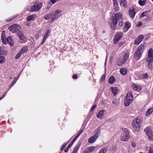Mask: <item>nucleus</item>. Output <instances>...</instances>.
<instances>
[{
	"label": "nucleus",
	"instance_id": "obj_55",
	"mask_svg": "<svg viewBox=\"0 0 153 153\" xmlns=\"http://www.w3.org/2000/svg\"><path fill=\"white\" fill-rule=\"evenodd\" d=\"M131 145H132V146L134 147H135L136 146V144L135 143H134V142H131Z\"/></svg>",
	"mask_w": 153,
	"mask_h": 153
},
{
	"label": "nucleus",
	"instance_id": "obj_35",
	"mask_svg": "<svg viewBox=\"0 0 153 153\" xmlns=\"http://www.w3.org/2000/svg\"><path fill=\"white\" fill-rule=\"evenodd\" d=\"M148 66L149 68L151 70L153 69V65L152 62H148Z\"/></svg>",
	"mask_w": 153,
	"mask_h": 153
},
{
	"label": "nucleus",
	"instance_id": "obj_17",
	"mask_svg": "<svg viewBox=\"0 0 153 153\" xmlns=\"http://www.w3.org/2000/svg\"><path fill=\"white\" fill-rule=\"evenodd\" d=\"M132 87L134 90L138 91L141 89V88L139 85H137L134 83L132 84Z\"/></svg>",
	"mask_w": 153,
	"mask_h": 153
},
{
	"label": "nucleus",
	"instance_id": "obj_9",
	"mask_svg": "<svg viewBox=\"0 0 153 153\" xmlns=\"http://www.w3.org/2000/svg\"><path fill=\"white\" fill-rule=\"evenodd\" d=\"M147 135L148 136L149 139L151 140H153V132L150 128L147 127L144 130Z\"/></svg>",
	"mask_w": 153,
	"mask_h": 153
},
{
	"label": "nucleus",
	"instance_id": "obj_59",
	"mask_svg": "<svg viewBox=\"0 0 153 153\" xmlns=\"http://www.w3.org/2000/svg\"><path fill=\"white\" fill-rule=\"evenodd\" d=\"M77 138H77V137L75 136L73 140L71 142H72V143H74Z\"/></svg>",
	"mask_w": 153,
	"mask_h": 153
},
{
	"label": "nucleus",
	"instance_id": "obj_8",
	"mask_svg": "<svg viewBox=\"0 0 153 153\" xmlns=\"http://www.w3.org/2000/svg\"><path fill=\"white\" fill-rule=\"evenodd\" d=\"M146 60L148 62H153V51L152 48H150L148 52Z\"/></svg>",
	"mask_w": 153,
	"mask_h": 153
},
{
	"label": "nucleus",
	"instance_id": "obj_6",
	"mask_svg": "<svg viewBox=\"0 0 153 153\" xmlns=\"http://www.w3.org/2000/svg\"><path fill=\"white\" fill-rule=\"evenodd\" d=\"M130 138L129 133L128 130L124 128L122 131L121 139L122 140L126 141Z\"/></svg>",
	"mask_w": 153,
	"mask_h": 153
},
{
	"label": "nucleus",
	"instance_id": "obj_5",
	"mask_svg": "<svg viewBox=\"0 0 153 153\" xmlns=\"http://www.w3.org/2000/svg\"><path fill=\"white\" fill-rule=\"evenodd\" d=\"M133 96L131 92H128L124 100V105L126 106H128L133 100Z\"/></svg>",
	"mask_w": 153,
	"mask_h": 153
},
{
	"label": "nucleus",
	"instance_id": "obj_36",
	"mask_svg": "<svg viewBox=\"0 0 153 153\" xmlns=\"http://www.w3.org/2000/svg\"><path fill=\"white\" fill-rule=\"evenodd\" d=\"M4 51V48L3 47L0 46V55L3 54Z\"/></svg>",
	"mask_w": 153,
	"mask_h": 153
},
{
	"label": "nucleus",
	"instance_id": "obj_46",
	"mask_svg": "<svg viewBox=\"0 0 153 153\" xmlns=\"http://www.w3.org/2000/svg\"><path fill=\"white\" fill-rule=\"evenodd\" d=\"M80 145L79 143H78L76 146L75 147V148L74 149H75L77 150H78V149H79V148L80 147Z\"/></svg>",
	"mask_w": 153,
	"mask_h": 153
},
{
	"label": "nucleus",
	"instance_id": "obj_14",
	"mask_svg": "<svg viewBox=\"0 0 153 153\" xmlns=\"http://www.w3.org/2000/svg\"><path fill=\"white\" fill-rule=\"evenodd\" d=\"M141 56L142 53L136 50L134 54V57L135 59L139 60L141 58Z\"/></svg>",
	"mask_w": 153,
	"mask_h": 153
},
{
	"label": "nucleus",
	"instance_id": "obj_37",
	"mask_svg": "<svg viewBox=\"0 0 153 153\" xmlns=\"http://www.w3.org/2000/svg\"><path fill=\"white\" fill-rule=\"evenodd\" d=\"M22 54V53L21 52H19L16 55L15 58V59H19V57L21 56Z\"/></svg>",
	"mask_w": 153,
	"mask_h": 153
},
{
	"label": "nucleus",
	"instance_id": "obj_48",
	"mask_svg": "<svg viewBox=\"0 0 153 153\" xmlns=\"http://www.w3.org/2000/svg\"><path fill=\"white\" fill-rule=\"evenodd\" d=\"M143 78H146L148 76V74L147 73L143 74Z\"/></svg>",
	"mask_w": 153,
	"mask_h": 153
},
{
	"label": "nucleus",
	"instance_id": "obj_63",
	"mask_svg": "<svg viewBox=\"0 0 153 153\" xmlns=\"http://www.w3.org/2000/svg\"><path fill=\"white\" fill-rule=\"evenodd\" d=\"M83 130L82 129H81L79 130V132L80 134H81L82 132H83Z\"/></svg>",
	"mask_w": 153,
	"mask_h": 153
},
{
	"label": "nucleus",
	"instance_id": "obj_56",
	"mask_svg": "<svg viewBox=\"0 0 153 153\" xmlns=\"http://www.w3.org/2000/svg\"><path fill=\"white\" fill-rule=\"evenodd\" d=\"M72 78L74 79H75L77 78V76L76 75L74 74L72 76Z\"/></svg>",
	"mask_w": 153,
	"mask_h": 153
},
{
	"label": "nucleus",
	"instance_id": "obj_61",
	"mask_svg": "<svg viewBox=\"0 0 153 153\" xmlns=\"http://www.w3.org/2000/svg\"><path fill=\"white\" fill-rule=\"evenodd\" d=\"M6 93H6L5 94H3V96H2V97H1V98H0V99H1V100L5 97V96L6 94Z\"/></svg>",
	"mask_w": 153,
	"mask_h": 153
},
{
	"label": "nucleus",
	"instance_id": "obj_1",
	"mask_svg": "<svg viewBox=\"0 0 153 153\" xmlns=\"http://www.w3.org/2000/svg\"><path fill=\"white\" fill-rule=\"evenodd\" d=\"M62 11L57 10L55 11L52 12L50 14H46L43 17L44 19L48 20L50 19V22H52L56 19H57L61 15Z\"/></svg>",
	"mask_w": 153,
	"mask_h": 153
},
{
	"label": "nucleus",
	"instance_id": "obj_13",
	"mask_svg": "<svg viewBox=\"0 0 153 153\" xmlns=\"http://www.w3.org/2000/svg\"><path fill=\"white\" fill-rule=\"evenodd\" d=\"M106 113L104 110H102L100 111L99 114L97 115V117L99 119H102L103 117L105 116Z\"/></svg>",
	"mask_w": 153,
	"mask_h": 153
},
{
	"label": "nucleus",
	"instance_id": "obj_52",
	"mask_svg": "<svg viewBox=\"0 0 153 153\" xmlns=\"http://www.w3.org/2000/svg\"><path fill=\"white\" fill-rule=\"evenodd\" d=\"M96 105H95L94 106H93L91 108V110H90V111H92L96 107Z\"/></svg>",
	"mask_w": 153,
	"mask_h": 153
},
{
	"label": "nucleus",
	"instance_id": "obj_12",
	"mask_svg": "<svg viewBox=\"0 0 153 153\" xmlns=\"http://www.w3.org/2000/svg\"><path fill=\"white\" fill-rule=\"evenodd\" d=\"M144 36L143 35H139L137 38L134 41V44L135 45H138L142 42L144 38Z\"/></svg>",
	"mask_w": 153,
	"mask_h": 153
},
{
	"label": "nucleus",
	"instance_id": "obj_30",
	"mask_svg": "<svg viewBox=\"0 0 153 153\" xmlns=\"http://www.w3.org/2000/svg\"><path fill=\"white\" fill-rule=\"evenodd\" d=\"M153 111V108H151L149 109L147 111L146 113V115H148L150 114Z\"/></svg>",
	"mask_w": 153,
	"mask_h": 153
},
{
	"label": "nucleus",
	"instance_id": "obj_11",
	"mask_svg": "<svg viewBox=\"0 0 153 153\" xmlns=\"http://www.w3.org/2000/svg\"><path fill=\"white\" fill-rule=\"evenodd\" d=\"M123 35V33L122 32H118L115 35L114 37V42L116 44L118 42L119 40L121 39Z\"/></svg>",
	"mask_w": 153,
	"mask_h": 153
},
{
	"label": "nucleus",
	"instance_id": "obj_53",
	"mask_svg": "<svg viewBox=\"0 0 153 153\" xmlns=\"http://www.w3.org/2000/svg\"><path fill=\"white\" fill-rule=\"evenodd\" d=\"M142 25V23L141 22H139L138 23L137 25V27H139L140 26H141Z\"/></svg>",
	"mask_w": 153,
	"mask_h": 153
},
{
	"label": "nucleus",
	"instance_id": "obj_23",
	"mask_svg": "<svg viewBox=\"0 0 153 153\" xmlns=\"http://www.w3.org/2000/svg\"><path fill=\"white\" fill-rule=\"evenodd\" d=\"M116 81V79L113 76H111L109 78L108 80V82L110 84H113Z\"/></svg>",
	"mask_w": 153,
	"mask_h": 153
},
{
	"label": "nucleus",
	"instance_id": "obj_20",
	"mask_svg": "<svg viewBox=\"0 0 153 153\" xmlns=\"http://www.w3.org/2000/svg\"><path fill=\"white\" fill-rule=\"evenodd\" d=\"M120 72L122 75H125L127 73V69L126 68H121L120 70Z\"/></svg>",
	"mask_w": 153,
	"mask_h": 153
},
{
	"label": "nucleus",
	"instance_id": "obj_42",
	"mask_svg": "<svg viewBox=\"0 0 153 153\" xmlns=\"http://www.w3.org/2000/svg\"><path fill=\"white\" fill-rule=\"evenodd\" d=\"M114 6V9H115L116 11H117L119 9V7L118 4L115 5Z\"/></svg>",
	"mask_w": 153,
	"mask_h": 153
},
{
	"label": "nucleus",
	"instance_id": "obj_3",
	"mask_svg": "<svg viewBox=\"0 0 153 153\" xmlns=\"http://www.w3.org/2000/svg\"><path fill=\"white\" fill-rule=\"evenodd\" d=\"M122 13L118 12L114 15L112 20V24L111 25L112 29H114L116 28V25L117 24L118 21L122 17Z\"/></svg>",
	"mask_w": 153,
	"mask_h": 153
},
{
	"label": "nucleus",
	"instance_id": "obj_58",
	"mask_svg": "<svg viewBox=\"0 0 153 153\" xmlns=\"http://www.w3.org/2000/svg\"><path fill=\"white\" fill-rule=\"evenodd\" d=\"M77 138H77V137L75 136L73 140L71 142H72V143H74Z\"/></svg>",
	"mask_w": 153,
	"mask_h": 153
},
{
	"label": "nucleus",
	"instance_id": "obj_19",
	"mask_svg": "<svg viewBox=\"0 0 153 153\" xmlns=\"http://www.w3.org/2000/svg\"><path fill=\"white\" fill-rule=\"evenodd\" d=\"M36 15L34 14L28 16L27 17V19L28 21H32L36 18Z\"/></svg>",
	"mask_w": 153,
	"mask_h": 153
},
{
	"label": "nucleus",
	"instance_id": "obj_25",
	"mask_svg": "<svg viewBox=\"0 0 153 153\" xmlns=\"http://www.w3.org/2000/svg\"><path fill=\"white\" fill-rule=\"evenodd\" d=\"M96 140V139L95 137L92 136L89 139L88 142L89 143H92L95 142Z\"/></svg>",
	"mask_w": 153,
	"mask_h": 153
},
{
	"label": "nucleus",
	"instance_id": "obj_60",
	"mask_svg": "<svg viewBox=\"0 0 153 153\" xmlns=\"http://www.w3.org/2000/svg\"><path fill=\"white\" fill-rule=\"evenodd\" d=\"M78 150L74 149L73 150L72 153H77Z\"/></svg>",
	"mask_w": 153,
	"mask_h": 153
},
{
	"label": "nucleus",
	"instance_id": "obj_15",
	"mask_svg": "<svg viewBox=\"0 0 153 153\" xmlns=\"http://www.w3.org/2000/svg\"><path fill=\"white\" fill-rule=\"evenodd\" d=\"M131 26V24L128 22H125L123 27V30L125 31H126Z\"/></svg>",
	"mask_w": 153,
	"mask_h": 153
},
{
	"label": "nucleus",
	"instance_id": "obj_49",
	"mask_svg": "<svg viewBox=\"0 0 153 153\" xmlns=\"http://www.w3.org/2000/svg\"><path fill=\"white\" fill-rule=\"evenodd\" d=\"M123 22L121 20L119 22V25L120 26H122L123 25Z\"/></svg>",
	"mask_w": 153,
	"mask_h": 153
},
{
	"label": "nucleus",
	"instance_id": "obj_40",
	"mask_svg": "<svg viewBox=\"0 0 153 153\" xmlns=\"http://www.w3.org/2000/svg\"><path fill=\"white\" fill-rule=\"evenodd\" d=\"M148 153H153V146L152 145L149 147V149Z\"/></svg>",
	"mask_w": 153,
	"mask_h": 153
},
{
	"label": "nucleus",
	"instance_id": "obj_29",
	"mask_svg": "<svg viewBox=\"0 0 153 153\" xmlns=\"http://www.w3.org/2000/svg\"><path fill=\"white\" fill-rule=\"evenodd\" d=\"M28 50L27 48V46H25L22 48L20 51V52L22 53H24L26 52Z\"/></svg>",
	"mask_w": 153,
	"mask_h": 153
},
{
	"label": "nucleus",
	"instance_id": "obj_41",
	"mask_svg": "<svg viewBox=\"0 0 153 153\" xmlns=\"http://www.w3.org/2000/svg\"><path fill=\"white\" fill-rule=\"evenodd\" d=\"M17 80V79H14L13 80L12 83L10 85V88H11L15 84V83L16 82Z\"/></svg>",
	"mask_w": 153,
	"mask_h": 153
},
{
	"label": "nucleus",
	"instance_id": "obj_44",
	"mask_svg": "<svg viewBox=\"0 0 153 153\" xmlns=\"http://www.w3.org/2000/svg\"><path fill=\"white\" fill-rule=\"evenodd\" d=\"M51 33V31L49 29H48L47 30V31L46 32L45 34V35L47 36H49V34Z\"/></svg>",
	"mask_w": 153,
	"mask_h": 153
},
{
	"label": "nucleus",
	"instance_id": "obj_26",
	"mask_svg": "<svg viewBox=\"0 0 153 153\" xmlns=\"http://www.w3.org/2000/svg\"><path fill=\"white\" fill-rule=\"evenodd\" d=\"M111 90L114 95V96L116 95L118 92L117 88V87L112 88Z\"/></svg>",
	"mask_w": 153,
	"mask_h": 153
},
{
	"label": "nucleus",
	"instance_id": "obj_38",
	"mask_svg": "<svg viewBox=\"0 0 153 153\" xmlns=\"http://www.w3.org/2000/svg\"><path fill=\"white\" fill-rule=\"evenodd\" d=\"M147 14V13L146 12H143L140 15V17L142 18L144 17L145 16H146V15Z\"/></svg>",
	"mask_w": 153,
	"mask_h": 153
},
{
	"label": "nucleus",
	"instance_id": "obj_7",
	"mask_svg": "<svg viewBox=\"0 0 153 153\" xmlns=\"http://www.w3.org/2000/svg\"><path fill=\"white\" fill-rule=\"evenodd\" d=\"M9 30L13 33H16L21 29V27L19 25L13 24L9 28Z\"/></svg>",
	"mask_w": 153,
	"mask_h": 153
},
{
	"label": "nucleus",
	"instance_id": "obj_10",
	"mask_svg": "<svg viewBox=\"0 0 153 153\" xmlns=\"http://www.w3.org/2000/svg\"><path fill=\"white\" fill-rule=\"evenodd\" d=\"M18 35L20 40V42L22 43H25L27 41L26 37H25L23 33L22 32H19L18 33Z\"/></svg>",
	"mask_w": 153,
	"mask_h": 153
},
{
	"label": "nucleus",
	"instance_id": "obj_2",
	"mask_svg": "<svg viewBox=\"0 0 153 153\" xmlns=\"http://www.w3.org/2000/svg\"><path fill=\"white\" fill-rule=\"evenodd\" d=\"M142 121V118L139 116L136 117V119L132 121L133 127L136 131H139Z\"/></svg>",
	"mask_w": 153,
	"mask_h": 153
},
{
	"label": "nucleus",
	"instance_id": "obj_54",
	"mask_svg": "<svg viewBox=\"0 0 153 153\" xmlns=\"http://www.w3.org/2000/svg\"><path fill=\"white\" fill-rule=\"evenodd\" d=\"M46 40V39H45L44 38H43V40H42V42L41 43V44L42 45H43L44 44V43L45 42Z\"/></svg>",
	"mask_w": 153,
	"mask_h": 153
},
{
	"label": "nucleus",
	"instance_id": "obj_24",
	"mask_svg": "<svg viewBox=\"0 0 153 153\" xmlns=\"http://www.w3.org/2000/svg\"><path fill=\"white\" fill-rule=\"evenodd\" d=\"M7 42L10 45V46H12L13 45V42L11 38L10 37H8L7 38Z\"/></svg>",
	"mask_w": 153,
	"mask_h": 153
},
{
	"label": "nucleus",
	"instance_id": "obj_33",
	"mask_svg": "<svg viewBox=\"0 0 153 153\" xmlns=\"http://www.w3.org/2000/svg\"><path fill=\"white\" fill-rule=\"evenodd\" d=\"M5 61V59L4 56H0V63H4Z\"/></svg>",
	"mask_w": 153,
	"mask_h": 153
},
{
	"label": "nucleus",
	"instance_id": "obj_57",
	"mask_svg": "<svg viewBox=\"0 0 153 153\" xmlns=\"http://www.w3.org/2000/svg\"><path fill=\"white\" fill-rule=\"evenodd\" d=\"M77 138H77V137L75 136L73 140L71 142H72V143H74Z\"/></svg>",
	"mask_w": 153,
	"mask_h": 153
},
{
	"label": "nucleus",
	"instance_id": "obj_4",
	"mask_svg": "<svg viewBox=\"0 0 153 153\" xmlns=\"http://www.w3.org/2000/svg\"><path fill=\"white\" fill-rule=\"evenodd\" d=\"M42 5V3L39 2L34 4L31 7H28L27 8V10L30 12L38 11L41 8Z\"/></svg>",
	"mask_w": 153,
	"mask_h": 153
},
{
	"label": "nucleus",
	"instance_id": "obj_43",
	"mask_svg": "<svg viewBox=\"0 0 153 153\" xmlns=\"http://www.w3.org/2000/svg\"><path fill=\"white\" fill-rule=\"evenodd\" d=\"M2 41L3 43L4 44H6L7 43V39L6 40L5 38H1Z\"/></svg>",
	"mask_w": 153,
	"mask_h": 153
},
{
	"label": "nucleus",
	"instance_id": "obj_47",
	"mask_svg": "<svg viewBox=\"0 0 153 153\" xmlns=\"http://www.w3.org/2000/svg\"><path fill=\"white\" fill-rule=\"evenodd\" d=\"M125 63H123V62H122V60L120 62H119V61H118L117 62V64L118 65H119V66H120V65H122V64H124Z\"/></svg>",
	"mask_w": 153,
	"mask_h": 153
},
{
	"label": "nucleus",
	"instance_id": "obj_28",
	"mask_svg": "<svg viewBox=\"0 0 153 153\" xmlns=\"http://www.w3.org/2000/svg\"><path fill=\"white\" fill-rule=\"evenodd\" d=\"M107 148L106 147H105L100 149L99 153H105L107 151Z\"/></svg>",
	"mask_w": 153,
	"mask_h": 153
},
{
	"label": "nucleus",
	"instance_id": "obj_31",
	"mask_svg": "<svg viewBox=\"0 0 153 153\" xmlns=\"http://www.w3.org/2000/svg\"><path fill=\"white\" fill-rule=\"evenodd\" d=\"M146 0H144L143 1H141L140 0L138 1V3L141 6H143L146 3Z\"/></svg>",
	"mask_w": 153,
	"mask_h": 153
},
{
	"label": "nucleus",
	"instance_id": "obj_34",
	"mask_svg": "<svg viewBox=\"0 0 153 153\" xmlns=\"http://www.w3.org/2000/svg\"><path fill=\"white\" fill-rule=\"evenodd\" d=\"M100 131H97L96 132L94 135L93 136L97 139L98 136L100 135Z\"/></svg>",
	"mask_w": 153,
	"mask_h": 153
},
{
	"label": "nucleus",
	"instance_id": "obj_16",
	"mask_svg": "<svg viewBox=\"0 0 153 153\" xmlns=\"http://www.w3.org/2000/svg\"><path fill=\"white\" fill-rule=\"evenodd\" d=\"M129 13L130 17L131 18H133L136 14L134 8L130 9L129 11Z\"/></svg>",
	"mask_w": 153,
	"mask_h": 153
},
{
	"label": "nucleus",
	"instance_id": "obj_27",
	"mask_svg": "<svg viewBox=\"0 0 153 153\" xmlns=\"http://www.w3.org/2000/svg\"><path fill=\"white\" fill-rule=\"evenodd\" d=\"M144 49V45H141L139 47L137 51H140V52L142 53Z\"/></svg>",
	"mask_w": 153,
	"mask_h": 153
},
{
	"label": "nucleus",
	"instance_id": "obj_22",
	"mask_svg": "<svg viewBox=\"0 0 153 153\" xmlns=\"http://www.w3.org/2000/svg\"><path fill=\"white\" fill-rule=\"evenodd\" d=\"M95 149L94 146H91L87 148L85 151L86 153H89L92 152Z\"/></svg>",
	"mask_w": 153,
	"mask_h": 153
},
{
	"label": "nucleus",
	"instance_id": "obj_21",
	"mask_svg": "<svg viewBox=\"0 0 153 153\" xmlns=\"http://www.w3.org/2000/svg\"><path fill=\"white\" fill-rule=\"evenodd\" d=\"M127 1L126 0H121L120 1V4L121 6H123L125 8H126L127 5Z\"/></svg>",
	"mask_w": 153,
	"mask_h": 153
},
{
	"label": "nucleus",
	"instance_id": "obj_32",
	"mask_svg": "<svg viewBox=\"0 0 153 153\" xmlns=\"http://www.w3.org/2000/svg\"><path fill=\"white\" fill-rule=\"evenodd\" d=\"M73 144V143H72V142H71L69 144L68 146L65 149L64 151L65 152H67L68 150L71 147V146H72V145Z\"/></svg>",
	"mask_w": 153,
	"mask_h": 153
},
{
	"label": "nucleus",
	"instance_id": "obj_18",
	"mask_svg": "<svg viewBox=\"0 0 153 153\" xmlns=\"http://www.w3.org/2000/svg\"><path fill=\"white\" fill-rule=\"evenodd\" d=\"M129 55V53H125L123 56V58L122 59L123 63H125L126 61L128 59Z\"/></svg>",
	"mask_w": 153,
	"mask_h": 153
},
{
	"label": "nucleus",
	"instance_id": "obj_62",
	"mask_svg": "<svg viewBox=\"0 0 153 153\" xmlns=\"http://www.w3.org/2000/svg\"><path fill=\"white\" fill-rule=\"evenodd\" d=\"M51 1L52 3L53 4L55 3L56 1H57L56 0H50Z\"/></svg>",
	"mask_w": 153,
	"mask_h": 153
},
{
	"label": "nucleus",
	"instance_id": "obj_39",
	"mask_svg": "<svg viewBox=\"0 0 153 153\" xmlns=\"http://www.w3.org/2000/svg\"><path fill=\"white\" fill-rule=\"evenodd\" d=\"M105 75L104 74L102 75L100 79V82H103L105 80Z\"/></svg>",
	"mask_w": 153,
	"mask_h": 153
},
{
	"label": "nucleus",
	"instance_id": "obj_45",
	"mask_svg": "<svg viewBox=\"0 0 153 153\" xmlns=\"http://www.w3.org/2000/svg\"><path fill=\"white\" fill-rule=\"evenodd\" d=\"M118 102V101L117 100L115 99L114 100L112 101V103L113 104L117 105Z\"/></svg>",
	"mask_w": 153,
	"mask_h": 153
},
{
	"label": "nucleus",
	"instance_id": "obj_50",
	"mask_svg": "<svg viewBox=\"0 0 153 153\" xmlns=\"http://www.w3.org/2000/svg\"><path fill=\"white\" fill-rule=\"evenodd\" d=\"M5 32L3 31L2 34V36L1 38H5Z\"/></svg>",
	"mask_w": 153,
	"mask_h": 153
},
{
	"label": "nucleus",
	"instance_id": "obj_64",
	"mask_svg": "<svg viewBox=\"0 0 153 153\" xmlns=\"http://www.w3.org/2000/svg\"><path fill=\"white\" fill-rule=\"evenodd\" d=\"M66 145V144L65 143H64L62 146V147H63V148H65Z\"/></svg>",
	"mask_w": 153,
	"mask_h": 153
},
{
	"label": "nucleus",
	"instance_id": "obj_51",
	"mask_svg": "<svg viewBox=\"0 0 153 153\" xmlns=\"http://www.w3.org/2000/svg\"><path fill=\"white\" fill-rule=\"evenodd\" d=\"M114 5L118 4L117 0H113Z\"/></svg>",
	"mask_w": 153,
	"mask_h": 153
}]
</instances>
